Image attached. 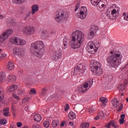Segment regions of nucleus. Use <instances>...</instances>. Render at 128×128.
Wrapping results in <instances>:
<instances>
[{
  "instance_id": "obj_1",
  "label": "nucleus",
  "mask_w": 128,
  "mask_h": 128,
  "mask_svg": "<svg viewBox=\"0 0 128 128\" xmlns=\"http://www.w3.org/2000/svg\"><path fill=\"white\" fill-rule=\"evenodd\" d=\"M84 40V34L80 30L74 32L71 34L70 46L74 50L79 48L82 46Z\"/></svg>"
},
{
  "instance_id": "obj_2",
  "label": "nucleus",
  "mask_w": 128,
  "mask_h": 128,
  "mask_svg": "<svg viewBox=\"0 0 128 128\" xmlns=\"http://www.w3.org/2000/svg\"><path fill=\"white\" fill-rule=\"evenodd\" d=\"M30 52L38 58H42L46 52V46L42 40L34 42L31 44Z\"/></svg>"
},
{
  "instance_id": "obj_3",
  "label": "nucleus",
  "mask_w": 128,
  "mask_h": 128,
  "mask_svg": "<svg viewBox=\"0 0 128 128\" xmlns=\"http://www.w3.org/2000/svg\"><path fill=\"white\" fill-rule=\"evenodd\" d=\"M112 55L107 58V62L112 66V68H118L122 64V55L120 53L116 52L111 51Z\"/></svg>"
},
{
  "instance_id": "obj_4",
  "label": "nucleus",
  "mask_w": 128,
  "mask_h": 128,
  "mask_svg": "<svg viewBox=\"0 0 128 128\" xmlns=\"http://www.w3.org/2000/svg\"><path fill=\"white\" fill-rule=\"evenodd\" d=\"M68 18V12L62 10H60L56 12L55 20L56 22H60L61 20H66Z\"/></svg>"
},
{
  "instance_id": "obj_5",
  "label": "nucleus",
  "mask_w": 128,
  "mask_h": 128,
  "mask_svg": "<svg viewBox=\"0 0 128 128\" xmlns=\"http://www.w3.org/2000/svg\"><path fill=\"white\" fill-rule=\"evenodd\" d=\"M100 42H96L94 44V42H90L88 43L87 47L88 48V50L90 54H94L100 48Z\"/></svg>"
},
{
  "instance_id": "obj_6",
  "label": "nucleus",
  "mask_w": 128,
  "mask_h": 128,
  "mask_svg": "<svg viewBox=\"0 0 128 128\" xmlns=\"http://www.w3.org/2000/svg\"><path fill=\"white\" fill-rule=\"evenodd\" d=\"M92 84H94V81H92V80H90L84 84L78 86V92H79L80 94L86 92H88V90L90 88L91 86H92Z\"/></svg>"
},
{
  "instance_id": "obj_7",
  "label": "nucleus",
  "mask_w": 128,
  "mask_h": 128,
  "mask_svg": "<svg viewBox=\"0 0 128 128\" xmlns=\"http://www.w3.org/2000/svg\"><path fill=\"white\" fill-rule=\"evenodd\" d=\"M88 16V8L86 6L81 8L80 12L76 14V16L81 20H84Z\"/></svg>"
},
{
  "instance_id": "obj_8",
  "label": "nucleus",
  "mask_w": 128,
  "mask_h": 128,
  "mask_svg": "<svg viewBox=\"0 0 128 128\" xmlns=\"http://www.w3.org/2000/svg\"><path fill=\"white\" fill-rule=\"evenodd\" d=\"M22 32L25 36H32L36 32V30L30 26H26L22 30Z\"/></svg>"
},
{
  "instance_id": "obj_9",
  "label": "nucleus",
  "mask_w": 128,
  "mask_h": 128,
  "mask_svg": "<svg viewBox=\"0 0 128 128\" xmlns=\"http://www.w3.org/2000/svg\"><path fill=\"white\" fill-rule=\"evenodd\" d=\"M14 54L18 56V58H22L26 56V52L22 48H14L12 50Z\"/></svg>"
},
{
  "instance_id": "obj_10",
  "label": "nucleus",
  "mask_w": 128,
  "mask_h": 128,
  "mask_svg": "<svg viewBox=\"0 0 128 128\" xmlns=\"http://www.w3.org/2000/svg\"><path fill=\"white\" fill-rule=\"evenodd\" d=\"M112 104L114 108H118V112H120L122 110V108H124V105L120 103V102H118V100L116 98H114L112 100Z\"/></svg>"
},
{
  "instance_id": "obj_11",
  "label": "nucleus",
  "mask_w": 128,
  "mask_h": 128,
  "mask_svg": "<svg viewBox=\"0 0 128 128\" xmlns=\"http://www.w3.org/2000/svg\"><path fill=\"white\" fill-rule=\"evenodd\" d=\"M75 72H79L81 74H84L86 70V65L84 64H80L78 66H76L74 68Z\"/></svg>"
},
{
  "instance_id": "obj_12",
  "label": "nucleus",
  "mask_w": 128,
  "mask_h": 128,
  "mask_svg": "<svg viewBox=\"0 0 128 128\" xmlns=\"http://www.w3.org/2000/svg\"><path fill=\"white\" fill-rule=\"evenodd\" d=\"M9 44H15V46H18L20 43V38L18 37H11L8 40Z\"/></svg>"
},
{
  "instance_id": "obj_13",
  "label": "nucleus",
  "mask_w": 128,
  "mask_h": 128,
  "mask_svg": "<svg viewBox=\"0 0 128 128\" xmlns=\"http://www.w3.org/2000/svg\"><path fill=\"white\" fill-rule=\"evenodd\" d=\"M92 72L96 76H102V68L101 66L94 67L92 70Z\"/></svg>"
},
{
  "instance_id": "obj_14",
  "label": "nucleus",
  "mask_w": 128,
  "mask_h": 128,
  "mask_svg": "<svg viewBox=\"0 0 128 128\" xmlns=\"http://www.w3.org/2000/svg\"><path fill=\"white\" fill-rule=\"evenodd\" d=\"M62 51H60V50H57L54 52L51 58L52 60H56V58L60 59L62 58Z\"/></svg>"
},
{
  "instance_id": "obj_15",
  "label": "nucleus",
  "mask_w": 128,
  "mask_h": 128,
  "mask_svg": "<svg viewBox=\"0 0 128 128\" xmlns=\"http://www.w3.org/2000/svg\"><path fill=\"white\" fill-rule=\"evenodd\" d=\"M32 116L36 122H40L42 120V116L38 113H34Z\"/></svg>"
},
{
  "instance_id": "obj_16",
  "label": "nucleus",
  "mask_w": 128,
  "mask_h": 128,
  "mask_svg": "<svg viewBox=\"0 0 128 128\" xmlns=\"http://www.w3.org/2000/svg\"><path fill=\"white\" fill-rule=\"evenodd\" d=\"M16 77L14 75L10 74L8 76V82H16Z\"/></svg>"
},
{
  "instance_id": "obj_17",
  "label": "nucleus",
  "mask_w": 128,
  "mask_h": 128,
  "mask_svg": "<svg viewBox=\"0 0 128 128\" xmlns=\"http://www.w3.org/2000/svg\"><path fill=\"white\" fill-rule=\"evenodd\" d=\"M91 66L94 68H96L98 66H102L100 63L98 61H96V60H92L90 62Z\"/></svg>"
},
{
  "instance_id": "obj_18",
  "label": "nucleus",
  "mask_w": 128,
  "mask_h": 128,
  "mask_svg": "<svg viewBox=\"0 0 128 128\" xmlns=\"http://www.w3.org/2000/svg\"><path fill=\"white\" fill-rule=\"evenodd\" d=\"M40 8V7L38 6V4H34L32 6V14H34L36 12H38V10Z\"/></svg>"
},
{
  "instance_id": "obj_19",
  "label": "nucleus",
  "mask_w": 128,
  "mask_h": 128,
  "mask_svg": "<svg viewBox=\"0 0 128 128\" xmlns=\"http://www.w3.org/2000/svg\"><path fill=\"white\" fill-rule=\"evenodd\" d=\"M8 38V37L3 32L2 34L0 36V44H3Z\"/></svg>"
},
{
  "instance_id": "obj_20",
  "label": "nucleus",
  "mask_w": 128,
  "mask_h": 128,
  "mask_svg": "<svg viewBox=\"0 0 128 128\" xmlns=\"http://www.w3.org/2000/svg\"><path fill=\"white\" fill-rule=\"evenodd\" d=\"M6 68L9 70H14V64L12 61L9 62L6 66Z\"/></svg>"
},
{
  "instance_id": "obj_21",
  "label": "nucleus",
  "mask_w": 128,
  "mask_h": 128,
  "mask_svg": "<svg viewBox=\"0 0 128 128\" xmlns=\"http://www.w3.org/2000/svg\"><path fill=\"white\" fill-rule=\"evenodd\" d=\"M12 32H14V30L12 28H8L3 33H4L8 38L10 36H12Z\"/></svg>"
},
{
  "instance_id": "obj_22",
  "label": "nucleus",
  "mask_w": 128,
  "mask_h": 128,
  "mask_svg": "<svg viewBox=\"0 0 128 128\" xmlns=\"http://www.w3.org/2000/svg\"><path fill=\"white\" fill-rule=\"evenodd\" d=\"M68 117L70 120H74L76 119V113L71 112L68 114Z\"/></svg>"
},
{
  "instance_id": "obj_23",
  "label": "nucleus",
  "mask_w": 128,
  "mask_h": 128,
  "mask_svg": "<svg viewBox=\"0 0 128 128\" xmlns=\"http://www.w3.org/2000/svg\"><path fill=\"white\" fill-rule=\"evenodd\" d=\"M10 111V108H4L3 110V114L4 116H8L10 112H8Z\"/></svg>"
},
{
  "instance_id": "obj_24",
  "label": "nucleus",
  "mask_w": 128,
  "mask_h": 128,
  "mask_svg": "<svg viewBox=\"0 0 128 128\" xmlns=\"http://www.w3.org/2000/svg\"><path fill=\"white\" fill-rule=\"evenodd\" d=\"M106 14L110 20H114V16H113L112 15V13H110V10H107Z\"/></svg>"
},
{
  "instance_id": "obj_25",
  "label": "nucleus",
  "mask_w": 128,
  "mask_h": 128,
  "mask_svg": "<svg viewBox=\"0 0 128 128\" xmlns=\"http://www.w3.org/2000/svg\"><path fill=\"white\" fill-rule=\"evenodd\" d=\"M60 124V121L58 120H54L52 122V126L53 128H56Z\"/></svg>"
},
{
  "instance_id": "obj_26",
  "label": "nucleus",
  "mask_w": 128,
  "mask_h": 128,
  "mask_svg": "<svg viewBox=\"0 0 128 128\" xmlns=\"http://www.w3.org/2000/svg\"><path fill=\"white\" fill-rule=\"evenodd\" d=\"M102 0H90L91 4L92 6H98V4Z\"/></svg>"
},
{
  "instance_id": "obj_27",
  "label": "nucleus",
  "mask_w": 128,
  "mask_h": 128,
  "mask_svg": "<svg viewBox=\"0 0 128 128\" xmlns=\"http://www.w3.org/2000/svg\"><path fill=\"white\" fill-rule=\"evenodd\" d=\"M4 98V89L0 88V102L2 100V99Z\"/></svg>"
},
{
  "instance_id": "obj_28",
  "label": "nucleus",
  "mask_w": 128,
  "mask_h": 128,
  "mask_svg": "<svg viewBox=\"0 0 128 128\" xmlns=\"http://www.w3.org/2000/svg\"><path fill=\"white\" fill-rule=\"evenodd\" d=\"M26 44V42L22 39L19 38V44L18 46H25Z\"/></svg>"
},
{
  "instance_id": "obj_29",
  "label": "nucleus",
  "mask_w": 128,
  "mask_h": 128,
  "mask_svg": "<svg viewBox=\"0 0 128 128\" xmlns=\"http://www.w3.org/2000/svg\"><path fill=\"white\" fill-rule=\"evenodd\" d=\"M6 76L4 74H0V82H6Z\"/></svg>"
},
{
  "instance_id": "obj_30",
  "label": "nucleus",
  "mask_w": 128,
  "mask_h": 128,
  "mask_svg": "<svg viewBox=\"0 0 128 128\" xmlns=\"http://www.w3.org/2000/svg\"><path fill=\"white\" fill-rule=\"evenodd\" d=\"M92 32H96L98 30V26L96 25H93L90 29Z\"/></svg>"
},
{
  "instance_id": "obj_31",
  "label": "nucleus",
  "mask_w": 128,
  "mask_h": 128,
  "mask_svg": "<svg viewBox=\"0 0 128 128\" xmlns=\"http://www.w3.org/2000/svg\"><path fill=\"white\" fill-rule=\"evenodd\" d=\"M18 88V86L16 85H12L11 86L9 87L8 90L10 92H14Z\"/></svg>"
},
{
  "instance_id": "obj_32",
  "label": "nucleus",
  "mask_w": 128,
  "mask_h": 128,
  "mask_svg": "<svg viewBox=\"0 0 128 128\" xmlns=\"http://www.w3.org/2000/svg\"><path fill=\"white\" fill-rule=\"evenodd\" d=\"M100 102H102V104H106L108 102V100H106V98L104 97H101L100 98Z\"/></svg>"
},
{
  "instance_id": "obj_33",
  "label": "nucleus",
  "mask_w": 128,
  "mask_h": 128,
  "mask_svg": "<svg viewBox=\"0 0 128 128\" xmlns=\"http://www.w3.org/2000/svg\"><path fill=\"white\" fill-rule=\"evenodd\" d=\"M14 4H20L22 2H24V0H12Z\"/></svg>"
},
{
  "instance_id": "obj_34",
  "label": "nucleus",
  "mask_w": 128,
  "mask_h": 128,
  "mask_svg": "<svg viewBox=\"0 0 128 128\" xmlns=\"http://www.w3.org/2000/svg\"><path fill=\"white\" fill-rule=\"evenodd\" d=\"M116 12H117L116 9V8L113 9L111 12V14L112 15V16H114V18H116Z\"/></svg>"
},
{
  "instance_id": "obj_35",
  "label": "nucleus",
  "mask_w": 128,
  "mask_h": 128,
  "mask_svg": "<svg viewBox=\"0 0 128 128\" xmlns=\"http://www.w3.org/2000/svg\"><path fill=\"white\" fill-rule=\"evenodd\" d=\"M43 126L44 128H50V122L46 120L43 123Z\"/></svg>"
},
{
  "instance_id": "obj_36",
  "label": "nucleus",
  "mask_w": 128,
  "mask_h": 128,
  "mask_svg": "<svg viewBox=\"0 0 128 128\" xmlns=\"http://www.w3.org/2000/svg\"><path fill=\"white\" fill-rule=\"evenodd\" d=\"M30 102V98L28 97H26L22 99V104H26Z\"/></svg>"
},
{
  "instance_id": "obj_37",
  "label": "nucleus",
  "mask_w": 128,
  "mask_h": 128,
  "mask_svg": "<svg viewBox=\"0 0 128 128\" xmlns=\"http://www.w3.org/2000/svg\"><path fill=\"white\" fill-rule=\"evenodd\" d=\"M90 126V124L88 123H82L81 124V128H88Z\"/></svg>"
},
{
  "instance_id": "obj_38",
  "label": "nucleus",
  "mask_w": 128,
  "mask_h": 128,
  "mask_svg": "<svg viewBox=\"0 0 128 128\" xmlns=\"http://www.w3.org/2000/svg\"><path fill=\"white\" fill-rule=\"evenodd\" d=\"M68 42H70V38H68V37H64V40H63V43L64 44H68Z\"/></svg>"
},
{
  "instance_id": "obj_39",
  "label": "nucleus",
  "mask_w": 128,
  "mask_h": 128,
  "mask_svg": "<svg viewBox=\"0 0 128 128\" xmlns=\"http://www.w3.org/2000/svg\"><path fill=\"white\" fill-rule=\"evenodd\" d=\"M126 86L124 84L119 86L118 90L120 92H122L124 90Z\"/></svg>"
},
{
  "instance_id": "obj_40",
  "label": "nucleus",
  "mask_w": 128,
  "mask_h": 128,
  "mask_svg": "<svg viewBox=\"0 0 128 128\" xmlns=\"http://www.w3.org/2000/svg\"><path fill=\"white\" fill-rule=\"evenodd\" d=\"M0 122L1 124H6L8 122L5 118H2L0 120Z\"/></svg>"
},
{
  "instance_id": "obj_41",
  "label": "nucleus",
  "mask_w": 128,
  "mask_h": 128,
  "mask_svg": "<svg viewBox=\"0 0 128 128\" xmlns=\"http://www.w3.org/2000/svg\"><path fill=\"white\" fill-rule=\"evenodd\" d=\"M98 114L102 118H104V114L102 111H100Z\"/></svg>"
},
{
  "instance_id": "obj_42",
  "label": "nucleus",
  "mask_w": 128,
  "mask_h": 128,
  "mask_svg": "<svg viewBox=\"0 0 128 128\" xmlns=\"http://www.w3.org/2000/svg\"><path fill=\"white\" fill-rule=\"evenodd\" d=\"M68 48V44L63 43V45L62 46V50H66V48Z\"/></svg>"
},
{
  "instance_id": "obj_43",
  "label": "nucleus",
  "mask_w": 128,
  "mask_h": 128,
  "mask_svg": "<svg viewBox=\"0 0 128 128\" xmlns=\"http://www.w3.org/2000/svg\"><path fill=\"white\" fill-rule=\"evenodd\" d=\"M96 32H94V31L90 30V36L91 38H94V36H96Z\"/></svg>"
},
{
  "instance_id": "obj_44",
  "label": "nucleus",
  "mask_w": 128,
  "mask_h": 128,
  "mask_svg": "<svg viewBox=\"0 0 128 128\" xmlns=\"http://www.w3.org/2000/svg\"><path fill=\"white\" fill-rule=\"evenodd\" d=\"M8 54H6L5 52L2 53L0 54V58H6Z\"/></svg>"
},
{
  "instance_id": "obj_45",
  "label": "nucleus",
  "mask_w": 128,
  "mask_h": 128,
  "mask_svg": "<svg viewBox=\"0 0 128 128\" xmlns=\"http://www.w3.org/2000/svg\"><path fill=\"white\" fill-rule=\"evenodd\" d=\"M36 94V89L34 88H32L30 89V94Z\"/></svg>"
},
{
  "instance_id": "obj_46",
  "label": "nucleus",
  "mask_w": 128,
  "mask_h": 128,
  "mask_svg": "<svg viewBox=\"0 0 128 128\" xmlns=\"http://www.w3.org/2000/svg\"><path fill=\"white\" fill-rule=\"evenodd\" d=\"M12 96L14 98L17 100H20V97L18 96V95L16 94H13Z\"/></svg>"
},
{
  "instance_id": "obj_47",
  "label": "nucleus",
  "mask_w": 128,
  "mask_h": 128,
  "mask_svg": "<svg viewBox=\"0 0 128 128\" xmlns=\"http://www.w3.org/2000/svg\"><path fill=\"white\" fill-rule=\"evenodd\" d=\"M16 126L18 128H22V123L21 122H17Z\"/></svg>"
},
{
  "instance_id": "obj_48",
  "label": "nucleus",
  "mask_w": 128,
  "mask_h": 128,
  "mask_svg": "<svg viewBox=\"0 0 128 128\" xmlns=\"http://www.w3.org/2000/svg\"><path fill=\"white\" fill-rule=\"evenodd\" d=\"M46 92V88H43L41 92L42 96H44Z\"/></svg>"
},
{
  "instance_id": "obj_49",
  "label": "nucleus",
  "mask_w": 128,
  "mask_h": 128,
  "mask_svg": "<svg viewBox=\"0 0 128 128\" xmlns=\"http://www.w3.org/2000/svg\"><path fill=\"white\" fill-rule=\"evenodd\" d=\"M25 110L26 112H30V107L28 106H27L25 107Z\"/></svg>"
},
{
  "instance_id": "obj_50",
  "label": "nucleus",
  "mask_w": 128,
  "mask_h": 128,
  "mask_svg": "<svg viewBox=\"0 0 128 128\" xmlns=\"http://www.w3.org/2000/svg\"><path fill=\"white\" fill-rule=\"evenodd\" d=\"M119 122H120V124H124V120L120 119L119 120Z\"/></svg>"
},
{
  "instance_id": "obj_51",
  "label": "nucleus",
  "mask_w": 128,
  "mask_h": 128,
  "mask_svg": "<svg viewBox=\"0 0 128 128\" xmlns=\"http://www.w3.org/2000/svg\"><path fill=\"white\" fill-rule=\"evenodd\" d=\"M68 108H70V105H68V104H66V107L64 109L65 112H67V110H68Z\"/></svg>"
},
{
  "instance_id": "obj_52",
  "label": "nucleus",
  "mask_w": 128,
  "mask_h": 128,
  "mask_svg": "<svg viewBox=\"0 0 128 128\" xmlns=\"http://www.w3.org/2000/svg\"><path fill=\"white\" fill-rule=\"evenodd\" d=\"M32 128H40V126L38 124H34Z\"/></svg>"
},
{
  "instance_id": "obj_53",
  "label": "nucleus",
  "mask_w": 128,
  "mask_h": 128,
  "mask_svg": "<svg viewBox=\"0 0 128 128\" xmlns=\"http://www.w3.org/2000/svg\"><path fill=\"white\" fill-rule=\"evenodd\" d=\"M80 4H78L76 6V8H75V12H76V10H78L79 8H80Z\"/></svg>"
},
{
  "instance_id": "obj_54",
  "label": "nucleus",
  "mask_w": 128,
  "mask_h": 128,
  "mask_svg": "<svg viewBox=\"0 0 128 128\" xmlns=\"http://www.w3.org/2000/svg\"><path fill=\"white\" fill-rule=\"evenodd\" d=\"M100 115H98V116L94 118V120H100Z\"/></svg>"
},
{
  "instance_id": "obj_55",
  "label": "nucleus",
  "mask_w": 128,
  "mask_h": 128,
  "mask_svg": "<svg viewBox=\"0 0 128 128\" xmlns=\"http://www.w3.org/2000/svg\"><path fill=\"white\" fill-rule=\"evenodd\" d=\"M18 96H24V92H22V91H18Z\"/></svg>"
},
{
  "instance_id": "obj_56",
  "label": "nucleus",
  "mask_w": 128,
  "mask_h": 128,
  "mask_svg": "<svg viewBox=\"0 0 128 128\" xmlns=\"http://www.w3.org/2000/svg\"><path fill=\"white\" fill-rule=\"evenodd\" d=\"M124 118H126V114H123L120 116V118L121 120H124Z\"/></svg>"
},
{
  "instance_id": "obj_57",
  "label": "nucleus",
  "mask_w": 128,
  "mask_h": 128,
  "mask_svg": "<svg viewBox=\"0 0 128 128\" xmlns=\"http://www.w3.org/2000/svg\"><path fill=\"white\" fill-rule=\"evenodd\" d=\"M5 16L4 14H0V20H4V18Z\"/></svg>"
},
{
  "instance_id": "obj_58",
  "label": "nucleus",
  "mask_w": 128,
  "mask_h": 128,
  "mask_svg": "<svg viewBox=\"0 0 128 128\" xmlns=\"http://www.w3.org/2000/svg\"><path fill=\"white\" fill-rule=\"evenodd\" d=\"M64 124H66V122H61V124H60V126H62V127L64 126Z\"/></svg>"
},
{
  "instance_id": "obj_59",
  "label": "nucleus",
  "mask_w": 128,
  "mask_h": 128,
  "mask_svg": "<svg viewBox=\"0 0 128 128\" xmlns=\"http://www.w3.org/2000/svg\"><path fill=\"white\" fill-rule=\"evenodd\" d=\"M10 24H16V20H11L10 22Z\"/></svg>"
},
{
  "instance_id": "obj_60",
  "label": "nucleus",
  "mask_w": 128,
  "mask_h": 128,
  "mask_svg": "<svg viewBox=\"0 0 128 128\" xmlns=\"http://www.w3.org/2000/svg\"><path fill=\"white\" fill-rule=\"evenodd\" d=\"M70 126H74V122H69Z\"/></svg>"
},
{
  "instance_id": "obj_61",
  "label": "nucleus",
  "mask_w": 128,
  "mask_h": 128,
  "mask_svg": "<svg viewBox=\"0 0 128 128\" xmlns=\"http://www.w3.org/2000/svg\"><path fill=\"white\" fill-rule=\"evenodd\" d=\"M88 112H89L92 114V112H94V110H92V108H90V109H89Z\"/></svg>"
},
{
  "instance_id": "obj_62",
  "label": "nucleus",
  "mask_w": 128,
  "mask_h": 128,
  "mask_svg": "<svg viewBox=\"0 0 128 128\" xmlns=\"http://www.w3.org/2000/svg\"><path fill=\"white\" fill-rule=\"evenodd\" d=\"M126 65H124L122 67V70H126Z\"/></svg>"
},
{
  "instance_id": "obj_63",
  "label": "nucleus",
  "mask_w": 128,
  "mask_h": 128,
  "mask_svg": "<svg viewBox=\"0 0 128 128\" xmlns=\"http://www.w3.org/2000/svg\"><path fill=\"white\" fill-rule=\"evenodd\" d=\"M102 8H104L106 6V5L104 4H102L101 5Z\"/></svg>"
},
{
  "instance_id": "obj_64",
  "label": "nucleus",
  "mask_w": 128,
  "mask_h": 128,
  "mask_svg": "<svg viewBox=\"0 0 128 128\" xmlns=\"http://www.w3.org/2000/svg\"><path fill=\"white\" fill-rule=\"evenodd\" d=\"M120 10V8L118 6H117V12H118Z\"/></svg>"
}]
</instances>
